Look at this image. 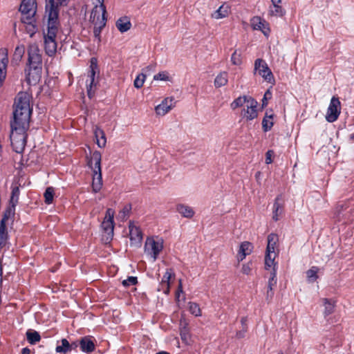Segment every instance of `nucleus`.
Returning <instances> with one entry per match:
<instances>
[{
	"label": "nucleus",
	"instance_id": "aec40b11",
	"mask_svg": "<svg viewBox=\"0 0 354 354\" xmlns=\"http://www.w3.org/2000/svg\"><path fill=\"white\" fill-rule=\"evenodd\" d=\"M36 9L37 4L35 0H22L19 7L21 13L34 12Z\"/></svg>",
	"mask_w": 354,
	"mask_h": 354
},
{
	"label": "nucleus",
	"instance_id": "37998d69",
	"mask_svg": "<svg viewBox=\"0 0 354 354\" xmlns=\"http://www.w3.org/2000/svg\"><path fill=\"white\" fill-rule=\"evenodd\" d=\"M25 53V47L24 45L17 46L15 48L14 57L16 59L21 60Z\"/></svg>",
	"mask_w": 354,
	"mask_h": 354
},
{
	"label": "nucleus",
	"instance_id": "ddd939ff",
	"mask_svg": "<svg viewBox=\"0 0 354 354\" xmlns=\"http://www.w3.org/2000/svg\"><path fill=\"white\" fill-rule=\"evenodd\" d=\"M8 53L6 48L0 49V87L3 84V82L7 75V67L8 64Z\"/></svg>",
	"mask_w": 354,
	"mask_h": 354
},
{
	"label": "nucleus",
	"instance_id": "20e7f679",
	"mask_svg": "<svg viewBox=\"0 0 354 354\" xmlns=\"http://www.w3.org/2000/svg\"><path fill=\"white\" fill-rule=\"evenodd\" d=\"M59 27V20L47 19V32L44 33V39L45 53L49 57L53 56L57 51L55 39Z\"/></svg>",
	"mask_w": 354,
	"mask_h": 354
},
{
	"label": "nucleus",
	"instance_id": "dca6fc26",
	"mask_svg": "<svg viewBox=\"0 0 354 354\" xmlns=\"http://www.w3.org/2000/svg\"><path fill=\"white\" fill-rule=\"evenodd\" d=\"M174 104L175 99L174 97H166L156 106V113L159 115H165L174 106Z\"/></svg>",
	"mask_w": 354,
	"mask_h": 354
},
{
	"label": "nucleus",
	"instance_id": "72a5a7b5",
	"mask_svg": "<svg viewBox=\"0 0 354 354\" xmlns=\"http://www.w3.org/2000/svg\"><path fill=\"white\" fill-rule=\"evenodd\" d=\"M318 270L319 268L317 267L313 266L306 272V276L309 282L313 283L317 279Z\"/></svg>",
	"mask_w": 354,
	"mask_h": 354
},
{
	"label": "nucleus",
	"instance_id": "c03bdc74",
	"mask_svg": "<svg viewBox=\"0 0 354 354\" xmlns=\"http://www.w3.org/2000/svg\"><path fill=\"white\" fill-rule=\"evenodd\" d=\"M146 75L143 73L139 74L134 80V86L137 88H140L145 81Z\"/></svg>",
	"mask_w": 354,
	"mask_h": 354
},
{
	"label": "nucleus",
	"instance_id": "423d86ee",
	"mask_svg": "<svg viewBox=\"0 0 354 354\" xmlns=\"http://www.w3.org/2000/svg\"><path fill=\"white\" fill-rule=\"evenodd\" d=\"M70 0H45V15L47 19L59 20V8L66 6Z\"/></svg>",
	"mask_w": 354,
	"mask_h": 354
},
{
	"label": "nucleus",
	"instance_id": "7c9ffc66",
	"mask_svg": "<svg viewBox=\"0 0 354 354\" xmlns=\"http://www.w3.org/2000/svg\"><path fill=\"white\" fill-rule=\"evenodd\" d=\"M61 343L62 345L57 346L55 348V351L57 353H66L67 352L71 351V346L66 339H62Z\"/></svg>",
	"mask_w": 354,
	"mask_h": 354
},
{
	"label": "nucleus",
	"instance_id": "de8ad7c7",
	"mask_svg": "<svg viewBox=\"0 0 354 354\" xmlns=\"http://www.w3.org/2000/svg\"><path fill=\"white\" fill-rule=\"evenodd\" d=\"M153 80L167 81L169 80V76L166 72H160L154 75Z\"/></svg>",
	"mask_w": 354,
	"mask_h": 354
},
{
	"label": "nucleus",
	"instance_id": "864d4df0",
	"mask_svg": "<svg viewBox=\"0 0 354 354\" xmlns=\"http://www.w3.org/2000/svg\"><path fill=\"white\" fill-rule=\"evenodd\" d=\"M247 331V328H243L242 330H239L236 333V337L239 339L243 338L245 336V333Z\"/></svg>",
	"mask_w": 354,
	"mask_h": 354
},
{
	"label": "nucleus",
	"instance_id": "a878e982",
	"mask_svg": "<svg viewBox=\"0 0 354 354\" xmlns=\"http://www.w3.org/2000/svg\"><path fill=\"white\" fill-rule=\"evenodd\" d=\"M228 82V74L225 71L221 72L218 74L214 79V86L216 88H220L226 85Z\"/></svg>",
	"mask_w": 354,
	"mask_h": 354
},
{
	"label": "nucleus",
	"instance_id": "bb28decb",
	"mask_svg": "<svg viewBox=\"0 0 354 354\" xmlns=\"http://www.w3.org/2000/svg\"><path fill=\"white\" fill-rule=\"evenodd\" d=\"M278 242V236L276 234H270L268 236V245L266 252L276 253L275 248Z\"/></svg>",
	"mask_w": 354,
	"mask_h": 354
},
{
	"label": "nucleus",
	"instance_id": "79ce46f5",
	"mask_svg": "<svg viewBox=\"0 0 354 354\" xmlns=\"http://www.w3.org/2000/svg\"><path fill=\"white\" fill-rule=\"evenodd\" d=\"M26 32L29 34L31 37H33L38 30L36 22L26 24Z\"/></svg>",
	"mask_w": 354,
	"mask_h": 354
},
{
	"label": "nucleus",
	"instance_id": "473e14b6",
	"mask_svg": "<svg viewBox=\"0 0 354 354\" xmlns=\"http://www.w3.org/2000/svg\"><path fill=\"white\" fill-rule=\"evenodd\" d=\"M35 14L36 11L34 12L21 13L22 17L21 21L26 25L28 24L36 22Z\"/></svg>",
	"mask_w": 354,
	"mask_h": 354
},
{
	"label": "nucleus",
	"instance_id": "3c124183",
	"mask_svg": "<svg viewBox=\"0 0 354 354\" xmlns=\"http://www.w3.org/2000/svg\"><path fill=\"white\" fill-rule=\"evenodd\" d=\"M274 154V151L272 150H268L266 153V163L269 165L272 163V156Z\"/></svg>",
	"mask_w": 354,
	"mask_h": 354
},
{
	"label": "nucleus",
	"instance_id": "f3484780",
	"mask_svg": "<svg viewBox=\"0 0 354 354\" xmlns=\"http://www.w3.org/2000/svg\"><path fill=\"white\" fill-rule=\"evenodd\" d=\"M80 349L84 353H92L95 349V345L91 336H84L82 337L79 342Z\"/></svg>",
	"mask_w": 354,
	"mask_h": 354
},
{
	"label": "nucleus",
	"instance_id": "2f4dec72",
	"mask_svg": "<svg viewBox=\"0 0 354 354\" xmlns=\"http://www.w3.org/2000/svg\"><path fill=\"white\" fill-rule=\"evenodd\" d=\"M26 337L27 340L30 344H35L37 342H39L41 339V336L39 333L37 331H29L26 332Z\"/></svg>",
	"mask_w": 354,
	"mask_h": 354
},
{
	"label": "nucleus",
	"instance_id": "8fccbe9b",
	"mask_svg": "<svg viewBox=\"0 0 354 354\" xmlns=\"http://www.w3.org/2000/svg\"><path fill=\"white\" fill-rule=\"evenodd\" d=\"M231 61L234 65H239L241 63L240 55H238L236 51H234L232 55Z\"/></svg>",
	"mask_w": 354,
	"mask_h": 354
},
{
	"label": "nucleus",
	"instance_id": "69168bd1",
	"mask_svg": "<svg viewBox=\"0 0 354 354\" xmlns=\"http://www.w3.org/2000/svg\"><path fill=\"white\" fill-rule=\"evenodd\" d=\"M157 354H169V353L166 352V351H161V352H159Z\"/></svg>",
	"mask_w": 354,
	"mask_h": 354
},
{
	"label": "nucleus",
	"instance_id": "c85d7f7f",
	"mask_svg": "<svg viewBox=\"0 0 354 354\" xmlns=\"http://www.w3.org/2000/svg\"><path fill=\"white\" fill-rule=\"evenodd\" d=\"M249 98H252L250 96L243 95L236 98L230 104L232 109L234 110L238 107L243 106L244 104H247L249 101Z\"/></svg>",
	"mask_w": 354,
	"mask_h": 354
},
{
	"label": "nucleus",
	"instance_id": "9b49d317",
	"mask_svg": "<svg viewBox=\"0 0 354 354\" xmlns=\"http://www.w3.org/2000/svg\"><path fill=\"white\" fill-rule=\"evenodd\" d=\"M257 102L254 98H249L248 103L246 104V108L241 110V115L245 121H250L257 118Z\"/></svg>",
	"mask_w": 354,
	"mask_h": 354
},
{
	"label": "nucleus",
	"instance_id": "5701e85b",
	"mask_svg": "<svg viewBox=\"0 0 354 354\" xmlns=\"http://www.w3.org/2000/svg\"><path fill=\"white\" fill-rule=\"evenodd\" d=\"M113 215H109V218L107 221H104L102 223V227L104 230L107 233V239H112L113 236V228H114Z\"/></svg>",
	"mask_w": 354,
	"mask_h": 354
},
{
	"label": "nucleus",
	"instance_id": "a18cd8bd",
	"mask_svg": "<svg viewBox=\"0 0 354 354\" xmlns=\"http://www.w3.org/2000/svg\"><path fill=\"white\" fill-rule=\"evenodd\" d=\"M138 283V278L136 277H128L127 279L122 281V284L124 287H129L131 285H136Z\"/></svg>",
	"mask_w": 354,
	"mask_h": 354
},
{
	"label": "nucleus",
	"instance_id": "5fc2aeb1",
	"mask_svg": "<svg viewBox=\"0 0 354 354\" xmlns=\"http://www.w3.org/2000/svg\"><path fill=\"white\" fill-rule=\"evenodd\" d=\"M250 270H251V268H250V266L248 264L243 266V267H242V272H243V274H249Z\"/></svg>",
	"mask_w": 354,
	"mask_h": 354
},
{
	"label": "nucleus",
	"instance_id": "9d476101",
	"mask_svg": "<svg viewBox=\"0 0 354 354\" xmlns=\"http://www.w3.org/2000/svg\"><path fill=\"white\" fill-rule=\"evenodd\" d=\"M104 0H99L100 3V8L102 10L101 17L100 16V13L97 11V6H96L94 9L91 11V19H92L93 23L94 24V27H100V29H103V28L106 26V6L103 3Z\"/></svg>",
	"mask_w": 354,
	"mask_h": 354
},
{
	"label": "nucleus",
	"instance_id": "6ab92c4d",
	"mask_svg": "<svg viewBox=\"0 0 354 354\" xmlns=\"http://www.w3.org/2000/svg\"><path fill=\"white\" fill-rule=\"evenodd\" d=\"M129 227L131 241L135 243H141L142 240V233L140 229L133 225L131 223H130Z\"/></svg>",
	"mask_w": 354,
	"mask_h": 354
},
{
	"label": "nucleus",
	"instance_id": "c756f323",
	"mask_svg": "<svg viewBox=\"0 0 354 354\" xmlns=\"http://www.w3.org/2000/svg\"><path fill=\"white\" fill-rule=\"evenodd\" d=\"M228 15V7L221 6L213 14L212 17L216 19H222Z\"/></svg>",
	"mask_w": 354,
	"mask_h": 354
},
{
	"label": "nucleus",
	"instance_id": "0eeeda50",
	"mask_svg": "<svg viewBox=\"0 0 354 354\" xmlns=\"http://www.w3.org/2000/svg\"><path fill=\"white\" fill-rule=\"evenodd\" d=\"M145 252L153 258L156 261L163 249L162 241H155L153 238L148 237L146 239L145 244Z\"/></svg>",
	"mask_w": 354,
	"mask_h": 354
},
{
	"label": "nucleus",
	"instance_id": "49530a36",
	"mask_svg": "<svg viewBox=\"0 0 354 354\" xmlns=\"http://www.w3.org/2000/svg\"><path fill=\"white\" fill-rule=\"evenodd\" d=\"M172 274H174L172 270L167 269L162 279V283H166L168 288L169 286V281H170V279H171Z\"/></svg>",
	"mask_w": 354,
	"mask_h": 354
},
{
	"label": "nucleus",
	"instance_id": "6e6552de",
	"mask_svg": "<svg viewBox=\"0 0 354 354\" xmlns=\"http://www.w3.org/2000/svg\"><path fill=\"white\" fill-rule=\"evenodd\" d=\"M254 72L261 76L268 83H274V77L266 61L257 59L254 62Z\"/></svg>",
	"mask_w": 354,
	"mask_h": 354
},
{
	"label": "nucleus",
	"instance_id": "f704fd0d",
	"mask_svg": "<svg viewBox=\"0 0 354 354\" xmlns=\"http://www.w3.org/2000/svg\"><path fill=\"white\" fill-rule=\"evenodd\" d=\"M269 12L271 15L275 17H282L285 14L284 10L279 4L272 5V6L270 8Z\"/></svg>",
	"mask_w": 354,
	"mask_h": 354
},
{
	"label": "nucleus",
	"instance_id": "7ed1b4c3",
	"mask_svg": "<svg viewBox=\"0 0 354 354\" xmlns=\"http://www.w3.org/2000/svg\"><path fill=\"white\" fill-rule=\"evenodd\" d=\"M10 139L12 149L17 153H22L26 145L27 131L29 129L30 124L25 122L10 121Z\"/></svg>",
	"mask_w": 354,
	"mask_h": 354
},
{
	"label": "nucleus",
	"instance_id": "4c0bfd02",
	"mask_svg": "<svg viewBox=\"0 0 354 354\" xmlns=\"http://www.w3.org/2000/svg\"><path fill=\"white\" fill-rule=\"evenodd\" d=\"M44 196L45 198V203L48 205L51 204L53 201V196H54L53 187H47L44 194Z\"/></svg>",
	"mask_w": 354,
	"mask_h": 354
},
{
	"label": "nucleus",
	"instance_id": "774afa93",
	"mask_svg": "<svg viewBox=\"0 0 354 354\" xmlns=\"http://www.w3.org/2000/svg\"><path fill=\"white\" fill-rule=\"evenodd\" d=\"M281 354H283V353H281Z\"/></svg>",
	"mask_w": 354,
	"mask_h": 354
},
{
	"label": "nucleus",
	"instance_id": "b1692460",
	"mask_svg": "<svg viewBox=\"0 0 354 354\" xmlns=\"http://www.w3.org/2000/svg\"><path fill=\"white\" fill-rule=\"evenodd\" d=\"M176 210L185 218H192L194 215V211L193 209L191 207L184 204L178 205L176 207Z\"/></svg>",
	"mask_w": 354,
	"mask_h": 354
},
{
	"label": "nucleus",
	"instance_id": "f03ea898",
	"mask_svg": "<svg viewBox=\"0 0 354 354\" xmlns=\"http://www.w3.org/2000/svg\"><path fill=\"white\" fill-rule=\"evenodd\" d=\"M32 96L28 92H19L15 98L13 104V117L10 121L28 122L32 112V107L30 106V99Z\"/></svg>",
	"mask_w": 354,
	"mask_h": 354
},
{
	"label": "nucleus",
	"instance_id": "bf43d9fd",
	"mask_svg": "<svg viewBox=\"0 0 354 354\" xmlns=\"http://www.w3.org/2000/svg\"><path fill=\"white\" fill-rule=\"evenodd\" d=\"M246 322H247V317H243L241 319V324H242L243 328H247Z\"/></svg>",
	"mask_w": 354,
	"mask_h": 354
},
{
	"label": "nucleus",
	"instance_id": "052dcab7",
	"mask_svg": "<svg viewBox=\"0 0 354 354\" xmlns=\"http://www.w3.org/2000/svg\"><path fill=\"white\" fill-rule=\"evenodd\" d=\"M30 351L28 348L25 347L21 350V354H30Z\"/></svg>",
	"mask_w": 354,
	"mask_h": 354
},
{
	"label": "nucleus",
	"instance_id": "393cba45",
	"mask_svg": "<svg viewBox=\"0 0 354 354\" xmlns=\"http://www.w3.org/2000/svg\"><path fill=\"white\" fill-rule=\"evenodd\" d=\"M252 245L248 241L243 242L240 245V249L239 251V257L240 260L242 261L245 257L250 254L252 252Z\"/></svg>",
	"mask_w": 354,
	"mask_h": 354
},
{
	"label": "nucleus",
	"instance_id": "1a4fd4ad",
	"mask_svg": "<svg viewBox=\"0 0 354 354\" xmlns=\"http://www.w3.org/2000/svg\"><path fill=\"white\" fill-rule=\"evenodd\" d=\"M96 73H99L97 59L96 57H91L88 72L89 80L86 81L87 95L89 98H91L94 95V91H92V88L93 86L96 85L95 83V77Z\"/></svg>",
	"mask_w": 354,
	"mask_h": 354
},
{
	"label": "nucleus",
	"instance_id": "4468645a",
	"mask_svg": "<svg viewBox=\"0 0 354 354\" xmlns=\"http://www.w3.org/2000/svg\"><path fill=\"white\" fill-rule=\"evenodd\" d=\"M250 24L253 30H260L268 37L270 32L268 23L260 17L256 16L251 19Z\"/></svg>",
	"mask_w": 354,
	"mask_h": 354
},
{
	"label": "nucleus",
	"instance_id": "a19ab883",
	"mask_svg": "<svg viewBox=\"0 0 354 354\" xmlns=\"http://www.w3.org/2000/svg\"><path fill=\"white\" fill-rule=\"evenodd\" d=\"M324 315L328 316L333 313L334 310V305L330 302L328 299H324Z\"/></svg>",
	"mask_w": 354,
	"mask_h": 354
},
{
	"label": "nucleus",
	"instance_id": "603ef678",
	"mask_svg": "<svg viewBox=\"0 0 354 354\" xmlns=\"http://www.w3.org/2000/svg\"><path fill=\"white\" fill-rule=\"evenodd\" d=\"M102 32V29L100 27H94L93 28V35L95 38H97L99 41H100V34Z\"/></svg>",
	"mask_w": 354,
	"mask_h": 354
},
{
	"label": "nucleus",
	"instance_id": "13d9d810",
	"mask_svg": "<svg viewBox=\"0 0 354 354\" xmlns=\"http://www.w3.org/2000/svg\"><path fill=\"white\" fill-rule=\"evenodd\" d=\"M180 292H183V287H182L181 280L179 281V285L178 287V290L176 291V295H178V297L179 296Z\"/></svg>",
	"mask_w": 354,
	"mask_h": 354
},
{
	"label": "nucleus",
	"instance_id": "c9c22d12",
	"mask_svg": "<svg viewBox=\"0 0 354 354\" xmlns=\"http://www.w3.org/2000/svg\"><path fill=\"white\" fill-rule=\"evenodd\" d=\"M277 269L274 268L270 272V277L268 282V288H269L270 290H273V288L277 285Z\"/></svg>",
	"mask_w": 354,
	"mask_h": 354
},
{
	"label": "nucleus",
	"instance_id": "cd10ccee",
	"mask_svg": "<svg viewBox=\"0 0 354 354\" xmlns=\"http://www.w3.org/2000/svg\"><path fill=\"white\" fill-rule=\"evenodd\" d=\"M277 257L276 253H271V252H266L265 256V269L268 270L272 266L273 267L272 269L274 268H276L277 263H275L274 259Z\"/></svg>",
	"mask_w": 354,
	"mask_h": 354
},
{
	"label": "nucleus",
	"instance_id": "4be33fe9",
	"mask_svg": "<svg viewBox=\"0 0 354 354\" xmlns=\"http://www.w3.org/2000/svg\"><path fill=\"white\" fill-rule=\"evenodd\" d=\"M94 135L96 138V144L100 148L105 147L106 143V138L104 131L98 127H95L94 129Z\"/></svg>",
	"mask_w": 354,
	"mask_h": 354
},
{
	"label": "nucleus",
	"instance_id": "39448f33",
	"mask_svg": "<svg viewBox=\"0 0 354 354\" xmlns=\"http://www.w3.org/2000/svg\"><path fill=\"white\" fill-rule=\"evenodd\" d=\"M86 159L87 165L92 169L93 173L92 189L95 193H97L101 189L102 186L101 153L98 151H95L90 157L86 156Z\"/></svg>",
	"mask_w": 354,
	"mask_h": 354
},
{
	"label": "nucleus",
	"instance_id": "2eb2a0df",
	"mask_svg": "<svg viewBox=\"0 0 354 354\" xmlns=\"http://www.w3.org/2000/svg\"><path fill=\"white\" fill-rule=\"evenodd\" d=\"M20 194L19 187L18 186L12 187L11 196L9 201V205L3 213H10V216H15V207L18 203Z\"/></svg>",
	"mask_w": 354,
	"mask_h": 354
},
{
	"label": "nucleus",
	"instance_id": "f8f14e48",
	"mask_svg": "<svg viewBox=\"0 0 354 354\" xmlns=\"http://www.w3.org/2000/svg\"><path fill=\"white\" fill-rule=\"evenodd\" d=\"M340 113V102L337 97H333L328 106L326 119L328 122L336 121Z\"/></svg>",
	"mask_w": 354,
	"mask_h": 354
},
{
	"label": "nucleus",
	"instance_id": "e2e57ef3",
	"mask_svg": "<svg viewBox=\"0 0 354 354\" xmlns=\"http://www.w3.org/2000/svg\"><path fill=\"white\" fill-rule=\"evenodd\" d=\"M272 5L279 4L281 3V0H271Z\"/></svg>",
	"mask_w": 354,
	"mask_h": 354
},
{
	"label": "nucleus",
	"instance_id": "0e129e2a",
	"mask_svg": "<svg viewBox=\"0 0 354 354\" xmlns=\"http://www.w3.org/2000/svg\"><path fill=\"white\" fill-rule=\"evenodd\" d=\"M350 139L354 140V133L350 135Z\"/></svg>",
	"mask_w": 354,
	"mask_h": 354
},
{
	"label": "nucleus",
	"instance_id": "f257e3e1",
	"mask_svg": "<svg viewBox=\"0 0 354 354\" xmlns=\"http://www.w3.org/2000/svg\"><path fill=\"white\" fill-rule=\"evenodd\" d=\"M42 57L35 44L28 47V62L25 68L26 81L28 85L36 84L41 79Z\"/></svg>",
	"mask_w": 354,
	"mask_h": 354
},
{
	"label": "nucleus",
	"instance_id": "4d7b16f0",
	"mask_svg": "<svg viewBox=\"0 0 354 354\" xmlns=\"http://www.w3.org/2000/svg\"><path fill=\"white\" fill-rule=\"evenodd\" d=\"M273 296H274V291H273V290H270V291L269 288H268L266 299H268V298L272 299Z\"/></svg>",
	"mask_w": 354,
	"mask_h": 354
},
{
	"label": "nucleus",
	"instance_id": "e433bc0d",
	"mask_svg": "<svg viewBox=\"0 0 354 354\" xmlns=\"http://www.w3.org/2000/svg\"><path fill=\"white\" fill-rule=\"evenodd\" d=\"M131 211V205L128 203L125 205L123 208L119 212L118 216L122 220H127Z\"/></svg>",
	"mask_w": 354,
	"mask_h": 354
},
{
	"label": "nucleus",
	"instance_id": "09e8293b",
	"mask_svg": "<svg viewBox=\"0 0 354 354\" xmlns=\"http://www.w3.org/2000/svg\"><path fill=\"white\" fill-rule=\"evenodd\" d=\"M272 97V93L270 90H267L264 93L263 97L262 99V107L266 106L268 105V100Z\"/></svg>",
	"mask_w": 354,
	"mask_h": 354
},
{
	"label": "nucleus",
	"instance_id": "6e6d98bb",
	"mask_svg": "<svg viewBox=\"0 0 354 354\" xmlns=\"http://www.w3.org/2000/svg\"><path fill=\"white\" fill-rule=\"evenodd\" d=\"M272 111L270 110V111H266V113H265V116L263 118H270V119H273L274 118V114L272 113Z\"/></svg>",
	"mask_w": 354,
	"mask_h": 354
},
{
	"label": "nucleus",
	"instance_id": "412c9836",
	"mask_svg": "<svg viewBox=\"0 0 354 354\" xmlns=\"http://www.w3.org/2000/svg\"><path fill=\"white\" fill-rule=\"evenodd\" d=\"M115 26L118 30L123 33L128 31L131 27L130 19L127 17L119 18L115 23Z\"/></svg>",
	"mask_w": 354,
	"mask_h": 354
},
{
	"label": "nucleus",
	"instance_id": "680f3d73",
	"mask_svg": "<svg viewBox=\"0 0 354 354\" xmlns=\"http://www.w3.org/2000/svg\"><path fill=\"white\" fill-rule=\"evenodd\" d=\"M70 345L71 346V350H72L73 348H76L78 346V345H80V344L77 342H72L71 344H70Z\"/></svg>",
	"mask_w": 354,
	"mask_h": 354
},
{
	"label": "nucleus",
	"instance_id": "a211bd4d",
	"mask_svg": "<svg viewBox=\"0 0 354 354\" xmlns=\"http://www.w3.org/2000/svg\"><path fill=\"white\" fill-rule=\"evenodd\" d=\"M282 200L281 195H278L273 204V209H272V219L274 221H277L279 219L280 216L282 214L283 212V205L280 203L279 201Z\"/></svg>",
	"mask_w": 354,
	"mask_h": 354
},
{
	"label": "nucleus",
	"instance_id": "58836bf2",
	"mask_svg": "<svg viewBox=\"0 0 354 354\" xmlns=\"http://www.w3.org/2000/svg\"><path fill=\"white\" fill-rule=\"evenodd\" d=\"M189 312L195 315L196 317H198L201 315V310L198 304L195 302H189Z\"/></svg>",
	"mask_w": 354,
	"mask_h": 354
},
{
	"label": "nucleus",
	"instance_id": "ea45409f",
	"mask_svg": "<svg viewBox=\"0 0 354 354\" xmlns=\"http://www.w3.org/2000/svg\"><path fill=\"white\" fill-rule=\"evenodd\" d=\"M274 125L273 119L263 118L262 129L264 132H268L272 128Z\"/></svg>",
	"mask_w": 354,
	"mask_h": 354
},
{
	"label": "nucleus",
	"instance_id": "338daca9",
	"mask_svg": "<svg viewBox=\"0 0 354 354\" xmlns=\"http://www.w3.org/2000/svg\"><path fill=\"white\" fill-rule=\"evenodd\" d=\"M281 354H283V353H281Z\"/></svg>",
	"mask_w": 354,
	"mask_h": 354
}]
</instances>
